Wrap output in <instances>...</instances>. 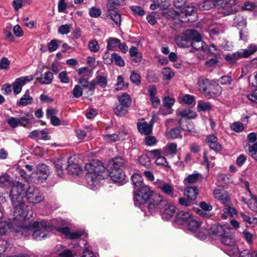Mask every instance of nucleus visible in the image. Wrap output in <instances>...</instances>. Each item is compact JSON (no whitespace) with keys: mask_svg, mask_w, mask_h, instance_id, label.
I'll list each match as a JSON object with an SVG mask.
<instances>
[{"mask_svg":"<svg viewBox=\"0 0 257 257\" xmlns=\"http://www.w3.org/2000/svg\"><path fill=\"white\" fill-rule=\"evenodd\" d=\"M25 192L24 184L22 183L16 182L11 187L10 196L14 207L12 229L25 236L32 231L33 239L41 240L48 236L50 230L58 227V220L27 222V220L32 217L33 212L23 201Z\"/></svg>","mask_w":257,"mask_h":257,"instance_id":"f257e3e1","label":"nucleus"},{"mask_svg":"<svg viewBox=\"0 0 257 257\" xmlns=\"http://www.w3.org/2000/svg\"><path fill=\"white\" fill-rule=\"evenodd\" d=\"M85 168L87 171L86 177L88 186L91 189L96 188L100 181L105 178L103 174L106 170L105 167L101 161L95 160L85 164Z\"/></svg>","mask_w":257,"mask_h":257,"instance_id":"f03ea898","label":"nucleus"},{"mask_svg":"<svg viewBox=\"0 0 257 257\" xmlns=\"http://www.w3.org/2000/svg\"><path fill=\"white\" fill-rule=\"evenodd\" d=\"M178 45L182 48L191 46L196 50H204L207 44L202 41L201 36L195 30H187L181 40L178 42Z\"/></svg>","mask_w":257,"mask_h":257,"instance_id":"7ed1b4c3","label":"nucleus"},{"mask_svg":"<svg viewBox=\"0 0 257 257\" xmlns=\"http://www.w3.org/2000/svg\"><path fill=\"white\" fill-rule=\"evenodd\" d=\"M210 233L214 234L215 237H220L221 242L234 253L238 251L233 234L228 229L226 230L225 227L220 225H213L210 228Z\"/></svg>","mask_w":257,"mask_h":257,"instance_id":"20e7f679","label":"nucleus"},{"mask_svg":"<svg viewBox=\"0 0 257 257\" xmlns=\"http://www.w3.org/2000/svg\"><path fill=\"white\" fill-rule=\"evenodd\" d=\"M197 85L199 90L206 97H213L221 94L222 88L220 85L218 84L214 85L213 87L215 91H213L210 89V87L212 86L210 81L203 77L198 78Z\"/></svg>","mask_w":257,"mask_h":257,"instance_id":"39448f33","label":"nucleus"},{"mask_svg":"<svg viewBox=\"0 0 257 257\" xmlns=\"http://www.w3.org/2000/svg\"><path fill=\"white\" fill-rule=\"evenodd\" d=\"M134 201L135 206H138L146 203L154 192L147 185L134 190Z\"/></svg>","mask_w":257,"mask_h":257,"instance_id":"423d86ee","label":"nucleus"},{"mask_svg":"<svg viewBox=\"0 0 257 257\" xmlns=\"http://www.w3.org/2000/svg\"><path fill=\"white\" fill-rule=\"evenodd\" d=\"M147 202L148 210L151 214L160 211L164 205L166 204V201L164 200L163 197L155 192L151 196Z\"/></svg>","mask_w":257,"mask_h":257,"instance_id":"0eeeda50","label":"nucleus"},{"mask_svg":"<svg viewBox=\"0 0 257 257\" xmlns=\"http://www.w3.org/2000/svg\"><path fill=\"white\" fill-rule=\"evenodd\" d=\"M26 197L29 203H39L44 200V196L34 186H29L25 192Z\"/></svg>","mask_w":257,"mask_h":257,"instance_id":"6e6552de","label":"nucleus"},{"mask_svg":"<svg viewBox=\"0 0 257 257\" xmlns=\"http://www.w3.org/2000/svg\"><path fill=\"white\" fill-rule=\"evenodd\" d=\"M49 174L48 166L44 164L39 165L37 168L35 182L38 184L43 183L47 179Z\"/></svg>","mask_w":257,"mask_h":257,"instance_id":"1a4fd4ad","label":"nucleus"},{"mask_svg":"<svg viewBox=\"0 0 257 257\" xmlns=\"http://www.w3.org/2000/svg\"><path fill=\"white\" fill-rule=\"evenodd\" d=\"M150 154L155 158V163L157 165H161L170 168L167 161L165 153L160 149H155L150 151Z\"/></svg>","mask_w":257,"mask_h":257,"instance_id":"9d476101","label":"nucleus"},{"mask_svg":"<svg viewBox=\"0 0 257 257\" xmlns=\"http://www.w3.org/2000/svg\"><path fill=\"white\" fill-rule=\"evenodd\" d=\"M33 79L32 75L21 77L16 79L12 85L14 92L16 94H19L22 91V87L26 83L30 82Z\"/></svg>","mask_w":257,"mask_h":257,"instance_id":"9b49d317","label":"nucleus"},{"mask_svg":"<svg viewBox=\"0 0 257 257\" xmlns=\"http://www.w3.org/2000/svg\"><path fill=\"white\" fill-rule=\"evenodd\" d=\"M205 142L211 150L216 153L219 152L222 150L221 145L218 142V139L214 135H209L206 136Z\"/></svg>","mask_w":257,"mask_h":257,"instance_id":"f8f14e48","label":"nucleus"},{"mask_svg":"<svg viewBox=\"0 0 257 257\" xmlns=\"http://www.w3.org/2000/svg\"><path fill=\"white\" fill-rule=\"evenodd\" d=\"M163 211L161 213L162 218L164 220H168L172 218L176 213V208L172 203H168L166 201V204L164 205Z\"/></svg>","mask_w":257,"mask_h":257,"instance_id":"ddd939ff","label":"nucleus"},{"mask_svg":"<svg viewBox=\"0 0 257 257\" xmlns=\"http://www.w3.org/2000/svg\"><path fill=\"white\" fill-rule=\"evenodd\" d=\"M213 195L215 198L220 200L225 206L230 205V199L228 193L226 191L223 190L215 189L213 191Z\"/></svg>","mask_w":257,"mask_h":257,"instance_id":"4468645a","label":"nucleus"},{"mask_svg":"<svg viewBox=\"0 0 257 257\" xmlns=\"http://www.w3.org/2000/svg\"><path fill=\"white\" fill-rule=\"evenodd\" d=\"M158 188H160L164 194L172 198H175L177 196V193L174 191V187L171 183L160 181L158 185Z\"/></svg>","mask_w":257,"mask_h":257,"instance_id":"2eb2a0df","label":"nucleus"},{"mask_svg":"<svg viewBox=\"0 0 257 257\" xmlns=\"http://www.w3.org/2000/svg\"><path fill=\"white\" fill-rule=\"evenodd\" d=\"M109 176L114 182L122 183L124 181L125 175L122 170H109Z\"/></svg>","mask_w":257,"mask_h":257,"instance_id":"dca6fc26","label":"nucleus"},{"mask_svg":"<svg viewBox=\"0 0 257 257\" xmlns=\"http://www.w3.org/2000/svg\"><path fill=\"white\" fill-rule=\"evenodd\" d=\"M224 26L220 23H214L208 28V31L210 36L214 39L215 36L224 32Z\"/></svg>","mask_w":257,"mask_h":257,"instance_id":"f3484780","label":"nucleus"},{"mask_svg":"<svg viewBox=\"0 0 257 257\" xmlns=\"http://www.w3.org/2000/svg\"><path fill=\"white\" fill-rule=\"evenodd\" d=\"M108 14L111 20L117 26H119L121 23L120 15L113 6L110 5L108 8Z\"/></svg>","mask_w":257,"mask_h":257,"instance_id":"a211bd4d","label":"nucleus"},{"mask_svg":"<svg viewBox=\"0 0 257 257\" xmlns=\"http://www.w3.org/2000/svg\"><path fill=\"white\" fill-rule=\"evenodd\" d=\"M220 1V0H204L198 4V8L203 11L209 10L217 5H222V3H219Z\"/></svg>","mask_w":257,"mask_h":257,"instance_id":"6ab92c4d","label":"nucleus"},{"mask_svg":"<svg viewBox=\"0 0 257 257\" xmlns=\"http://www.w3.org/2000/svg\"><path fill=\"white\" fill-rule=\"evenodd\" d=\"M137 128L138 131L144 135H148L152 132V125L144 120L137 123Z\"/></svg>","mask_w":257,"mask_h":257,"instance_id":"aec40b11","label":"nucleus"},{"mask_svg":"<svg viewBox=\"0 0 257 257\" xmlns=\"http://www.w3.org/2000/svg\"><path fill=\"white\" fill-rule=\"evenodd\" d=\"M193 215L187 212H180L176 217V223L187 225Z\"/></svg>","mask_w":257,"mask_h":257,"instance_id":"412c9836","label":"nucleus"},{"mask_svg":"<svg viewBox=\"0 0 257 257\" xmlns=\"http://www.w3.org/2000/svg\"><path fill=\"white\" fill-rule=\"evenodd\" d=\"M177 145L175 143H169L161 150L165 153V156L174 157L177 152Z\"/></svg>","mask_w":257,"mask_h":257,"instance_id":"4be33fe9","label":"nucleus"},{"mask_svg":"<svg viewBox=\"0 0 257 257\" xmlns=\"http://www.w3.org/2000/svg\"><path fill=\"white\" fill-rule=\"evenodd\" d=\"M104 60L105 61V63H111L114 62L116 65L120 67H123L125 65L124 61L122 58L116 53H112L110 59L104 58Z\"/></svg>","mask_w":257,"mask_h":257,"instance_id":"5701e85b","label":"nucleus"},{"mask_svg":"<svg viewBox=\"0 0 257 257\" xmlns=\"http://www.w3.org/2000/svg\"><path fill=\"white\" fill-rule=\"evenodd\" d=\"M33 98L30 95V90H26L24 94L17 102V104L19 106H26L32 103Z\"/></svg>","mask_w":257,"mask_h":257,"instance_id":"b1692460","label":"nucleus"},{"mask_svg":"<svg viewBox=\"0 0 257 257\" xmlns=\"http://www.w3.org/2000/svg\"><path fill=\"white\" fill-rule=\"evenodd\" d=\"M70 159H71V158L69 157L68 158V160L67 162V163H68L67 166V171L70 174H71L72 175H79L82 171L81 167L78 164H70Z\"/></svg>","mask_w":257,"mask_h":257,"instance_id":"393cba45","label":"nucleus"},{"mask_svg":"<svg viewBox=\"0 0 257 257\" xmlns=\"http://www.w3.org/2000/svg\"><path fill=\"white\" fill-rule=\"evenodd\" d=\"M199 190L196 187H188L185 189L184 194L189 200L194 201L196 199Z\"/></svg>","mask_w":257,"mask_h":257,"instance_id":"a878e982","label":"nucleus"},{"mask_svg":"<svg viewBox=\"0 0 257 257\" xmlns=\"http://www.w3.org/2000/svg\"><path fill=\"white\" fill-rule=\"evenodd\" d=\"M186 124H183V120L182 118H180L178 124L183 131L189 132L196 133V128H195L194 123L190 121H185Z\"/></svg>","mask_w":257,"mask_h":257,"instance_id":"bb28decb","label":"nucleus"},{"mask_svg":"<svg viewBox=\"0 0 257 257\" xmlns=\"http://www.w3.org/2000/svg\"><path fill=\"white\" fill-rule=\"evenodd\" d=\"M201 222L197 217L192 216L187 225L188 229L192 232H195L201 226Z\"/></svg>","mask_w":257,"mask_h":257,"instance_id":"cd10ccee","label":"nucleus"},{"mask_svg":"<svg viewBox=\"0 0 257 257\" xmlns=\"http://www.w3.org/2000/svg\"><path fill=\"white\" fill-rule=\"evenodd\" d=\"M118 103L128 108L131 105L132 99L130 96L126 93L117 96Z\"/></svg>","mask_w":257,"mask_h":257,"instance_id":"c85d7f7f","label":"nucleus"},{"mask_svg":"<svg viewBox=\"0 0 257 257\" xmlns=\"http://www.w3.org/2000/svg\"><path fill=\"white\" fill-rule=\"evenodd\" d=\"M120 40L116 38L109 37L107 40L106 49L107 51H113L118 47Z\"/></svg>","mask_w":257,"mask_h":257,"instance_id":"c756f323","label":"nucleus"},{"mask_svg":"<svg viewBox=\"0 0 257 257\" xmlns=\"http://www.w3.org/2000/svg\"><path fill=\"white\" fill-rule=\"evenodd\" d=\"M53 78L54 76L52 72L47 71L42 75L38 79L41 84H50L52 83Z\"/></svg>","mask_w":257,"mask_h":257,"instance_id":"7c9ffc66","label":"nucleus"},{"mask_svg":"<svg viewBox=\"0 0 257 257\" xmlns=\"http://www.w3.org/2000/svg\"><path fill=\"white\" fill-rule=\"evenodd\" d=\"M124 165V160L122 157H116L112 161L110 170H122Z\"/></svg>","mask_w":257,"mask_h":257,"instance_id":"2f4dec72","label":"nucleus"},{"mask_svg":"<svg viewBox=\"0 0 257 257\" xmlns=\"http://www.w3.org/2000/svg\"><path fill=\"white\" fill-rule=\"evenodd\" d=\"M131 180L133 184L135 187L134 189H137L138 188L142 187V186H145L144 184L142 176L138 173L134 174L132 176Z\"/></svg>","mask_w":257,"mask_h":257,"instance_id":"473e14b6","label":"nucleus"},{"mask_svg":"<svg viewBox=\"0 0 257 257\" xmlns=\"http://www.w3.org/2000/svg\"><path fill=\"white\" fill-rule=\"evenodd\" d=\"M67 164L68 163H65V161L62 159L57 161L55 164V167L59 176L61 177L63 176L64 170H67Z\"/></svg>","mask_w":257,"mask_h":257,"instance_id":"72a5a7b5","label":"nucleus"},{"mask_svg":"<svg viewBox=\"0 0 257 257\" xmlns=\"http://www.w3.org/2000/svg\"><path fill=\"white\" fill-rule=\"evenodd\" d=\"M113 111L117 116H122L126 114L128 108L119 103H115L114 104Z\"/></svg>","mask_w":257,"mask_h":257,"instance_id":"f704fd0d","label":"nucleus"},{"mask_svg":"<svg viewBox=\"0 0 257 257\" xmlns=\"http://www.w3.org/2000/svg\"><path fill=\"white\" fill-rule=\"evenodd\" d=\"M166 137L168 139L181 138L180 131L179 127H173L166 132Z\"/></svg>","mask_w":257,"mask_h":257,"instance_id":"c9c22d12","label":"nucleus"},{"mask_svg":"<svg viewBox=\"0 0 257 257\" xmlns=\"http://www.w3.org/2000/svg\"><path fill=\"white\" fill-rule=\"evenodd\" d=\"M33 114L29 112H26L24 115H20L19 119H20V125L26 126L30 123L31 120L33 118Z\"/></svg>","mask_w":257,"mask_h":257,"instance_id":"e433bc0d","label":"nucleus"},{"mask_svg":"<svg viewBox=\"0 0 257 257\" xmlns=\"http://www.w3.org/2000/svg\"><path fill=\"white\" fill-rule=\"evenodd\" d=\"M179 114L182 117L181 118L186 117L189 119H193L197 116V114L195 111L189 108L180 111Z\"/></svg>","mask_w":257,"mask_h":257,"instance_id":"4c0bfd02","label":"nucleus"},{"mask_svg":"<svg viewBox=\"0 0 257 257\" xmlns=\"http://www.w3.org/2000/svg\"><path fill=\"white\" fill-rule=\"evenodd\" d=\"M200 175L195 171L194 173L188 175L185 178L183 181L184 184L186 185L187 184H193L196 183L200 177Z\"/></svg>","mask_w":257,"mask_h":257,"instance_id":"58836bf2","label":"nucleus"},{"mask_svg":"<svg viewBox=\"0 0 257 257\" xmlns=\"http://www.w3.org/2000/svg\"><path fill=\"white\" fill-rule=\"evenodd\" d=\"M244 56L247 58L257 51V45L253 44H249L247 48L242 49Z\"/></svg>","mask_w":257,"mask_h":257,"instance_id":"ea45409f","label":"nucleus"},{"mask_svg":"<svg viewBox=\"0 0 257 257\" xmlns=\"http://www.w3.org/2000/svg\"><path fill=\"white\" fill-rule=\"evenodd\" d=\"M163 79L164 80H169L174 76V72L169 67H165L162 71Z\"/></svg>","mask_w":257,"mask_h":257,"instance_id":"a19ab883","label":"nucleus"},{"mask_svg":"<svg viewBox=\"0 0 257 257\" xmlns=\"http://www.w3.org/2000/svg\"><path fill=\"white\" fill-rule=\"evenodd\" d=\"M128 84L125 83L123 78L121 75H118L117 78V83L115 84V90H120L128 87Z\"/></svg>","mask_w":257,"mask_h":257,"instance_id":"79ce46f5","label":"nucleus"},{"mask_svg":"<svg viewBox=\"0 0 257 257\" xmlns=\"http://www.w3.org/2000/svg\"><path fill=\"white\" fill-rule=\"evenodd\" d=\"M130 79L132 83L137 85L140 84L141 83L140 74L135 71H131Z\"/></svg>","mask_w":257,"mask_h":257,"instance_id":"37998d69","label":"nucleus"},{"mask_svg":"<svg viewBox=\"0 0 257 257\" xmlns=\"http://www.w3.org/2000/svg\"><path fill=\"white\" fill-rule=\"evenodd\" d=\"M198 109L199 111H205L211 109L212 107L211 104L209 102L199 101L198 103Z\"/></svg>","mask_w":257,"mask_h":257,"instance_id":"c03bdc74","label":"nucleus"},{"mask_svg":"<svg viewBox=\"0 0 257 257\" xmlns=\"http://www.w3.org/2000/svg\"><path fill=\"white\" fill-rule=\"evenodd\" d=\"M88 48L91 52L96 53L99 51L100 46L96 40H92L88 42Z\"/></svg>","mask_w":257,"mask_h":257,"instance_id":"a18cd8bd","label":"nucleus"},{"mask_svg":"<svg viewBox=\"0 0 257 257\" xmlns=\"http://www.w3.org/2000/svg\"><path fill=\"white\" fill-rule=\"evenodd\" d=\"M248 155L257 161V142L253 143L248 148Z\"/></svg>","mask_w":257,"mask_h":257,"instance_id":"49530a36","label":"nucleus"},{"mask_svg":"<svg viewBox=\"0 0 257 257\" xmlns=\"http://www.w3.org/2000/svg\"><path fill=\"white\" fill-rule=\"evenodd\" d=\"M72 27L71 24H65L61 25L58 29V32L61 35H66L70 33L71 28Z\"/></svg>","mask_w":257,"mask_h":257,"instance_id":"de8ad7c7","label":"nucleus"},{"mask_svg":"<svg viewBox=\"0 0 257 257\" xmlns=\"http://www.w3.org/2000/svg\"><path fill=\"white\" fill-rule=\"evenodd\" d=\"M0 185L2 187H8L11 185L10 177L9 175H4L0 176Z\"/></svg>","mask_w":257,"mask_h":257,"instance_id":"09e8293b","label":"nucleus"},{"mask_svg":"<svg viewBox=\"0 0 257 257\" xmlns=\"http://www.w3.org/2000/svg\"><path fill=\"white\" fill-rule=\"evenodd\" d=\"M96 82L97 85H99L102 88H105L107 84V77L103 76L97 75L96 77Z\"/></svg>","mask_w":257,"mask_h":257,"instance_id":"8fccbe9b","label":"nucleus"},{"mask_svg":"<svg viewBox=\"0 0 257 257\" xmlns=\"http://www.w3.org/2000/svg\"><path fill=\"white\" fill-rule=\"evenodd\" d=\"M182 101L187 104L190 105L195 102V98L193 95L190 94H185L182 97Z\"/></svg>","mask_w":257,"mask_h":257,"instance_id":"3c124183","label":"nucleus"},{"mask_svg":"<svg viewBox=\"0 0 257 257\" xmlns=\"http://www.w3.org/2000/svg\"><path fill=\"white\" fill-rule=\"evenodd\" d=\"M201 230L197 233L196 235V237L201 240H204L206 238L207 234H209L210 235H214L210 233V229L209 231L208 229L204 228H202Z\"/></svg>","mask_w":257,"mask_h":257,"instance_id":"603ef678","label":"nucleus"},{"mask_svg":"<svg viewBox=\"0 0 257 257\" xmlns=\"http://www.w3.org/2000/svg\"><path fill=\"white\" fill-rule=\"evenodd\" d=\"M231 129L236 133H240L243 131L244 127L243 124L239 121L233 122L231 125Z\"/></svg>","mask_w":257,"mask_h":257,"instance_id":"864d4df0","label":"nucleus"},{"mask_svg":"<svg viewBox=\"0 0 257 257\" xmlns=\"http://www.w3.org/2000/svg\"><path fill=\"white\" fill-rule=\"evenodd\" d=\"M7 122L9 125L13 128H16L18 125H20V119L14 117H9L7 120Z\"/></svg>","mask_w":257,"mask_h":257,"instance_id":"5fc2aeb1","label":"nucleus"},{"mask_svg":"<svg viewBox=\"0 0 257 257\" xmlns=\"http://www.w3.org/2000/svg\"><path fill=\"white\" fill-rule=\"evenodd\" d=\"M101 14V10L96 7H92L89 9V14L93 18H98Z\"/></svg>","mask_w":257,"mask_h":257,"instance_id":"6e6d98bb","label":"nucleus"},{"mask_svg":"<svg viewBox=\"0 0 257 257\" xmlns=\"http://www.w3.org/2000/svg\"><path fill=\"white\" fill-rule=\"evenodd\" d=\"M58 40L54 39L48 44V49L50 52L56 51L58 48Z\"/></svg>","mask_w":257,"mask_h":257,"instance_id":"4d7b16f0","label":"nucleus"},{"mask_svg":"<svg viewBox=\"0 0 257 257\" xmlns=\"http://www.w3.org/2000/svg\"><path fill=\"white\" fill-rule=\"evenodd\" d=\"M232 80V78L230 76L228 75L222 76L220 77L219 79L218 80L221 84L226 85L231 84Z\"/></svg>","mask_w":257,"mask_h":257,"instance_id":"13d9d810","label":"nucleus"},{"mask_svg":"<svg viewBox=\"0 0 257 257\" xmlns=\"http://www.w3.org/2000/svg\"><path fill=\"white\" fill-rule=\"evenodd\" d=\"M234 24H237L239 26H245L246 22L242 16L237 15L234 19Z\"/></svg>","mask_w":257,"mask_h":257,"instance_id":"bf43d9fd","label":"nucleus"},{"mask_svg":"<svg viewBox=\"0 0 257 257\" xmlns=\"http://www.w3.org/2000/svg\"><path fill=\"white\" fill-rule=\"evenodd\" d=\"M11 229V225L6 221L0 222V235L6 233L8 229Z\"/></svg>","mask_w":257,"mask_h":257,"instance_id":"052dcab7","label":"nucleus"},{"mask_svg":"<svg viewBox=\"0 0 257 257\" xmlns=\"http://www.w3.org/2000/svg\"><path fill=\"white\" fill-rule=\"evenodd\" d=\"M72 94L73 97L76 98L80 97L83 94L82 88L78 85H75L73 90Z\"/></svg>","mask_w":257,"mask_h":257,"instance_id":"680f3d73","label":"nucleus"},{"mask_svg":"<svg viewBox=\"0 0 257 257\" xmlns=\"http://www.w3.org/2000/svg\"><path fill=\"white\" fill-rule=\"evenodd\" d=\"M175 100L170 97H165L163 100L165 107L168 109H171L172 106L174 105Z\"/></svg>","mask_w":257,"mask_h":257,"instance_id":"e2e57ef3","label":"nucleus"},{"mask_svg":"<svg viewBox=\"0 0 257 257\" xmlns=\"http://www.w3.org/2000/svg\"><path fill=\"white\" fill-rule=\"evenodd\" d=\"M84 233L83 230H77L75 232H70L68 238L71 239H76L79 238Z\"/></svg>","mask_w":257,"mask_h":257,"instance_id":"0e129e2a","label":"nucleus"},{"mask_svg":"<svg viewBox=\"0 0 257 257\" xmlns=\"http://www.w3.org/2000/svg\"><path fill=\"white\" fill-rule=\"evenodd\" d=\"M59 78L61 82L63 83H68L69 82V78L67 75L66 71H63L59 74Z\"/></svg>","mask_w":257,"mask_h":257,"instance_id":"69168bd1","label":"nucleus"},{"mask_svg":"<svg viewBox=\"0 0 257 257\" xmlns=\"http://www.w3.org/2000/svg\"><path fill=\"white\" fill-rule=\"evenodd\" d=\"M131 10L136 15L143 16L145 14V11L140 6H133L131 7Z\"/></svg>","mask_w":257,"mask_h":257,"instance_id":"338daca9","label":"nucleus"},{"mask_svg":"<svg viewBox=\"0 0 257 257\" xmlns=\"http://www.w3.org/2000/svg\"><path fill=\"white\" fill-rule=\"evenodd\" d=\"M248 82L252 86H257V72L249 76Z\"/></svg>","mask_w":257,"mask_h":257,"instance_id":"774afa93","label":"nucleus"}]
</instances>
